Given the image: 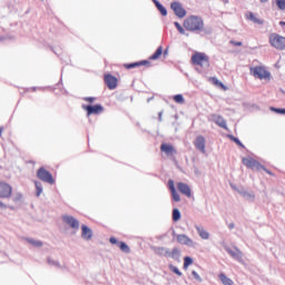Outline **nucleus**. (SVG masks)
Segmentation results:
<instances>
[{
    "label": "nucleus",
    "instance_id": "3c124183",
    "mask_svg": "<svg viewBox=\"0 0 285 285\" xmlns=\"http://www.w3.org/2000/svg\"><path fill=\"white\" fill-rule=\"evenodd\" d=\"M228 228H229V230H233V228H235V224H234V223H230V224L228 225Z\"/></svg>",
    "mask_w": 285,
    "mask_h": 285
},
{
    "label": "nucleus",
    "instance_id": "f8f14e48",
    "mask_svg": "<svg viewBox=\"0 0 285 285\" xmlns=\"http://www.w3.org/2000/svg\"><path fill=\"white\" fill-rule=\"evenodd\" d=\"M62 222L70 226V228H72L73 230H79V222L77 220V218L65 215L62 216Z\"/></svg>",
    "mask_w": 285,
    "mask_h": 285
},
{
    "label": "nucleus",
    "instance_id": "de8ad7c7",
    "mask_svg": "<svg viewBox=\"0 0 285 285\" xmlns=\"http://www.w3.org/2000/svg\"><path fill=\"white\" fill-rule=\"evenodd\" d=\"M163 116H164V111H159L158 121H164Z\"/></svg>",
    "mask_w": 285,
    "mask_h": 285
},
{
    "label": "nucleus",
    "instance_id": "4d7b16f0",
    "mask_svg": "<svg viewBox=\"0 0 285 285\" xmlns=\"http://www.w3.org/2000/svg\"><path fill=\"white\" fill-rule=\"evenodd\" d=\"M266 1H268V0H261L262 3H266Z\"/></svg>",
    "mask_w": 285,
    "mask_h": 285
},
{
    "label": "nucleus",
    "instance_id": "1a4fd4ad",
    "mask_svg": "<svg viewBox=\"0 0 285 285\" xmlns=\"http://www.w3.org/2000/svg\"><path fill=\"white\" fill-rule=\"evenodd\" d=\"M226 253L233 257L236 262H239V264H244V253L239 250V248L235 247L232 249L230 247H225Z\"/></svg>",
    "mask_w": 285,
    "mask_h": 285
},
{
    "label": "nucleus",
    "instance_id": "ddd939ff",
    "mask_svg": "<svg viewBox=\"0 0 285 285\" xmlns=\"http://www.w3.org/2000/svg\"><path fill=\"white\" fill-rule=\"evenodd\" d=\"M194 146L200 153H206V138H204V136H198L194 141Z\"/></svg>",
    "mask_w": 285,
    "mask_h": 285
},
{
    "label": "nucleus",
    "instance_id": "79ce46f5",
    "mask_svg": "<svg viewBox=\"0 0 285 285\" xmlns=\"http://www.w3.org/2000/svg\"><path fill=\"white\" fill-rule=\"evenodd\" d=\"M83 101H88L89 104H95V101H97V98H95V97H86V98H83Z\"/></svg>",
    "mask_w": 285,
    "mask_h": 285
},
{
    "label": "nucleus",
    "instance_id": "9b49d317",
    "mask_svg": "<svg viewBox=\"0 0 285 285\" xmlns=\"http://www.w3.org/2000/svg\"><path fill=\"white\" fill-rule=\"evenodd\" d=\"M12 195V186L7 183L0 181V197L2 199H8Z\"/></svg>",
    "mask_w": 285,
    "mask_h": 285
},
{
    "label": "nucleus",
    "instance_id": "20e7f679",
    "mask_svg": "<svg viewBox=\"0 0 285 285\" xmlns=\"http://www.w3.org/2000/svg\"><path fill=\"white\" fill-rule=\"evenodd\" d=\"M37 177L45 184H50V186L55 185V178L50 171L46 170V168L41 167L37 171Z\"/></svg>",
    "mask_w": 285,
    "mask_h": 285
},
{
    "label": "nucleus",
    "instance_id": "2f4dec72",
    "mask_svg": "<svg viewBox=\"0 0 285 285\" xmlns=\"http://www.w3.org/2000/svg\"><path fill=\"white\" fill-rule=\"evenodd\" d=\"M174 101L176 102V104H184V95H181V94H178V95H176V96H174Z\"/></svg>",
    "mask_w": 285,
    "mask_h": 285
},
{
    "label": "nucleus",
    "instance_id": "393cba45",
    "mask_svg": "<svg viewBox=\"0 0 285 285\" xmlns=\"http://www.w3.org/2000/svg\"><path fill=\"white\" fill-rule=\"evenodd\" d=\"M168 257H171V259L179 262V257H181V250H179V248L175 247L171 252H169Z\"/></svg>",
    "mask_w": 285,
    "mask_h": 285
},
{
    "label": "nucleus",
    "instance_id": "f704fd0d",
    "mask_svg": "<svg viewBox=\"0 0 285 285\" xmlns=\"http://www.w3.org/2000/svg\"><path fill=\"white\" fill-rule=\"evenodd\" d=\"M174 26L180 35H186V30L184 29V27H181V24H179V22H174Z\"/></svg>",
    "mask_w": 285,
    "mask_h": 285
},
{
    "label": "nucleus",
    "instance_id": "72a5a7b5",
    "mask_svg": "<svg viewBox=\"0 0 285 285\" xmlns=\"http://www.w3.org/2000/svg\"><path fill=\"white\" fill-rule=\"evenodd\" d=\"M193 264V259L190 258V256H186L184 258V268H188V266H190Z\"/></svg>",
    "mask_w": 285,
    "mask_h": 285
},
{
    "label": "nucleus",
    "instance_id": "4468645a",
    "mask_svg": "<svg viewBox=\"0 0 285 285\" xmlns=\"http://www.w3.org/2000/svg\"><path fill=\"white\" fill-rule=\"evenodd\" d=\"M237 193L247 202H255V194L253 191H248L244 187H240L239 189H237Z\"/></svg>",
    "mask_w": 285,
    "mask_h": 285
},
{
    "label": "nucleus",
    "instance_id": "c03bdc74",
    "mask_svg": "<svg viewBox=\"0 0 285 285\" xmlns=\"http://www.w3.org/2000/svg\"><path fill=\"white\" fill-rule=\"evenodd\" d=\"M41 193H43V187H41V184L37 185V197H39V195H41Z\"/></svg>",
    "mask_w": 285,
    "mask_h": 285
},
{
    "label": "nucleus",
    "instance_id": "603ef678",
    "mask_svg": "<svg viewBox=\"0 0 285 285\" xmlns=\"http://www.w3.org/2000/svg\"><path fill=\"white\" fill-rule=\"evenodd\" d=\"M232 43H233L234 46H242V42H237V41H232Z\"/></svg>",
    "mask_w": 285,
    "mask_h": 285
},
{
    "label": "nucleus",
    "instance_id": "2eb2a0df",
    "mask_svg": "<svg viewBox=\"0 0 285 285\" xmlns=\"http://www.w3.org/2000/svg\"><path fill=\"white\" fill-rule=\"evenodd\" d=\"M105 83L109 90L117 88V78L112 75H105Z\"/></svg>",
    "mask_w": 285,
    "mask_h": 285
},
{
    "label": "nucleus",
    "instance_id": "cd10ccee",
    "mask_svg": "<svg viewBox=\"0 0 285 285\" xmlns=\"http://www.w3.org/2000/svg\"><path fill=\"white\" fill-rule=\"evenodd\" d=\"M219 279L224 285H233V279L228 278L226 274H220Z\"/></svg>",
    "mask_w": 285,
    "mask_h": 285
},
{
    "label": "nucleus",
    "instance_id": "e433bc0d",
    "mask_svg": "<svg viewBox=\"0 0 285 285\" xmlns=\"http://www.w3.org/2000/svg\"><path fill=\"white\" fill-rule=\"evenodd\" d=\"M271 110L277 115H285V109L272 107Z\"/></svg>",
    "mask_w": 285,
    "mask_h": 285
},
{
    "label": "nucleus",
    "instance_id": "4be33fe9",
    "mask_svg": "<svg viewBox=\"0 0 285 285\" xmlns=\"http://www.w3.org/2000/svg\"><path fill=\"white\" fill-rule=\"evenodd\" d=\"M246 19H248L249 21H253V23H257L258 26H262L264 23V20L255 17V13L250 11L246 14Z\"/></svg>",
    "mask_w": 285,
    "mask_h": 285
},
{
    "label": "nucleus",
    "instance_id": "423d86ee",
    "mask_svg": "<svg viewBox=\"0 0 285 285\" xmlns=\"http://www.w3.org/2000/svg\"><path fill=\"white\" fill-rule=\"evenodd\" d=\"M250 75H253L255 79H271V72H268L264 67L250 68Z\"/></svg>",
    "mask_w": 285,
    "mask_h": 285
},
{
    "label": "nucleus",
    "instance_id": "f03ea898",
    "mask_svg": "<svg viewBox=\"0 0 285 285\" xmlns=\"http://www.w3.org/2000/svg\"><path fill=\"white\" fill-rule=\"evenodd\" d=\"M191 61L195 66H200V68H209L210 66V62L208 61V56L202 52L193 55Z\"/></svg>",
    "mask_w": 285,
    "mask_h": 285
},
{
    "label": "nucleus",
    "instance_id": "6e6552de",
    "mask_svg": "<svg viewBox=\"0 0 285 285\" xmlns=\"http://www.w3.org/2000/svg\"><path fill=\"white\" fill-rule=\"evenodd\" d=\"M82 109L86 110L88 117H90V115H101V112H104V106L101 105H82Z\"/></svg>",
    "mask_w": 285,
    "mask_h": 285
},
{
    "label": "nucleus",
    "instance_id": "a18cd8bd",
    "mask_svg": "<svg viewBox=\"0 0 285 285\" xmlns=\"http://www.w3.org/2000/svg\"><path fill=\"white\" fill-rule=\"evenodd\" d=\"M28 244H31V246H37V240L32 239V238H26Z\"/></svg>",
    "mask_w": 285,
    "mask_h": 285
},
{
    "label": "nucleus",
    "instance_id": "dca6fc26",
    "mask_svg": "<svg viewBox=\"0 0 285 285\" xmlns=\"http://www.w3.org/2000/svg\"><path fill=\"white\" fill-rule=\"evenodd\" d=\"M151 250H154L155 255H159L160 257H169L170 256V249H168L166 247L154 246V247H151Z\"/></svg>",
    "mask_w": 285,
    "mask_h": 285
},
{
    "label": "nucleus",
    "instance_id": "aec40b11",
    "mask_svg": "<svg viewBox=\"0 0 285 285\" xmlns=\"http://www.w3.org/2000/svg\"><path fill=\"white\" fill-rule=\"evenodd\" d=\"M160 150L163 153H165V155H167V156L177 154V150H175V147H173V145H168V144H163L160 146Z\"/></svg>",
    "mask_w": 285,
    "mask_h": 285
},
{
    "label": "nucleus",
    "instance_id": "c85d7f7f",
    "mask_svg": "<svg viewBox=\"0 0 285 285\" xmlns=\"http://www.w3.org/2000/svg\"><path fill=\"white\" fill-rule=\"evenodd\" d=\"M181 219V213L179 209L175 208L173 209V220L174 222H179Z\"/></svg>",
    "mask_w": 285,
    "mask_h": 285
},
{
    "label": "nucleus",
    "instance_id": "052dcab7",
    "mask_svg": "<svg viewBox=\"0 0 285 285\" xmlns=\"http://www.w3.org/2000/svg\"><path fill=\"white\" fill-rule=\"evenodd\" d=\"M147 101H151V98H149Z\"/></svg>",
    "mask_w": 285,
    "mask_h": 285
},
{
    "label": "nucleus",
    "instance_id": "412c9836",
    "mask_svg": "<svg viewBox=\"0 0 285 285\" xmlns=\"http://www.w3.org/2000/svg\"><path fill=\"white\" fill-rule=\"evenodd\" d=\"M47 263H48V266H51L52 268L63 269V265H61V263H59L57 259L52 257H48Z\"/></svg>",
    "mask_w": 285,
    "mask_h": 285
},
{
    "label": "nucleus",
    "instance_id": "5fc2aeb1",
    "mask_svg": "<svg viewBox=\"0 0 285 285\" xmlns=\"http://www.w3.org/2000/svg\"><path fill=\"white\" fill-rule=\"evenodd\" d=\"M279 26H285V21H281V22H279Z\"/></svg>",
    "mask_w": 285,
    "mask_h": 285
},
{
    "label": "nucleus",
    "instance_id": "473e14b6",
    "mask_svg": "<svg viewBox=\"0 0 285 285\" xmlns=\"http://www.w3.org/2000/svg\"><path fill=\"white\" fill-rule=\"evenodd\" d=\"M169 269L171 271V273H175V275H178V277H181V272L179 271V268H177V266L169 265Z\"/></svg>",
    "mask_w": 285,
    "mask_h": 285
},
{
    "label": "nucleus",
    "instance_id": "13d9d810",
    "mask_svg": "<svg viewBox=\"0 0 285 285\" xmlns=\"http://www.w3.org/2000/svg\"><path fill=\"white\" fill-rule=\"evenodd\" d=\"M1 132H3V128H0V136H1Z\"/></svg>",
    "mask_w": 285,
    "mask_h": 285
},
{
    "label": "nucleus",
    "instance_id": "7c9ffc66",
    "mask_svg": "<svg viewBox=\"0 0 285 285\" xmlns=\"http://www.w3.org/2000/svg\"><path fill=\"white\" fill-rule=\"evenodd\" d=\"M171 193V198L174 199V202H181V197L179 196V193H177V189H175L174 191H170Z\"/></svg>",
    "mask_w": 285,
    "mask_h": 285
},
{
    "label": "nucleus",
    "instance_id": "a211bd4d",
    "mask_svg": "<svg viewBox=\"0 0 285 285\" xmlns=\"http://www.w3.org/2000/svg\"><path fill=\"white\" fill-rule=\"evenodd\" d=\"M177 188H178L179 193H181V195H185L186 197H190L191 191H190V187L188 186V184L178 183Z\"/></svg>",
    "mask_w": 285,
    "mask_h": 285
},
{
    "label": "nucleus",
    "instance_id": "c9c22d12",
    "mask_svg": "<svg viewBox=\"0 0 285 285\" xmlns=\"http://www.w3.org/2000/svg\"><path fill=\"white\" fill-rule=\"evenodd\" d=\"M229 139L234 141V144H237V146H240V148H244V144H242L239 138H236L235 136H229Z\"/></svg>",
    "mask_w": 285,
    "mask_h": 285
},
{
    "label": "nucleus",
    "instance_id": "ea45409f",
    "mask_svg": "<svg viewBox=\"0 0 285 285\" xmlns=\"http://www.w3.org/2000/svg\"><path fill=\"white\" fill-rule=\"evenodd\" d=\"M212 82L214 83V86H219L220 88H226L222 81H219V79L217 78H212Z\"/></svg>",
    "mask_w": 285,
    "mask_h": 285
},
{
    "label": "nucleus",
    "instance_id": "49530a36",
    "mask_svg": "<svg viewBox=\"0 0 285 285\" xmlns=\"http://www.w3.org/2000/svg\"><path fill=\"white\" fill-rule=\"evenodd\" d=\"M109 242H110V244H118L119 245V240H117V238H115V237H110L109 238Z\"/></svg>",
    "mask_w": 285,
    "mask_h": 285
},
{
    "label": "nucleus",
    "instance_id": "0eeeda50",
    "mask_svg": "<svg viewBox=\"0 0 285 285\" xmlns=\"http://www.w3.org/2000/svg\"><path fill=\"white\" fill-rule=\"evenodd\" d=\"M208 121H214L216 126H219V128H224V130H228V125L226 124V119L224 117L217 115V114H210L207 117Z\"/></svg>",
    "mask_w": 285,
    "mask_h": 285
},
{
    "label": "nucleus",
    "instance_id": "f3484780",
    "mask_svg": "<svg viewBox=\"0 0 285 285\" xmlns=\"http://www.w3.org/2000/svg\"><path fill=\"white\" fill-rule=\"evenodd\" d=\"M178 244H181L183 246H194L193 239L190 237L186 236L185 234H180L177 236Z\"/></svg>",
    "mask_w": 285,
    "mask_h": 285
},
{
    "label": "nucleus",
    "instance_id": "a878e982",
    "mask_svg": "<svg viewBox=\"0 0 285 285\" xmlns=\"http://www.w3.org/2000/svg\"><path fill=\"white\" fill-rule=\"evenodd\" d=\"M153 3H155L157 10H159L160 14L163 17H167L168 16V10H166L158 0H153Z\"/></svg>",
    "mask_w": 285,
    "mask_h": 285
},
{
    "label": "nucleus",
    "instance_id": "b1692460",
    "mask_svg": "<svg viewBox=\"0 0 285 285\" xmlns=\"http://www.w3.org/2000/svg\"><path fill=\"white\" fill-rule=\"evenodd\" d=\"M196 230L202 239H209L210 234L204 227L196 226Z\"/></svg>",
    "mask_w": 285,
    "mask_h": 285
},
{
    "label": "nucleus",
    "instance_id": "7ed1b4c3",
    "mask_svg": "<svg viewBox=\"0 0 285 285\" xmlns=\"http://www.w3.org/2000/svg\"><path fill=\"white\" fill-rule=\"evenodd\" d=\"M243 164L247 168H250L252 170H265L268 175H272V173L264 167V165L259 164V161L253 159V158H243Z\"/></svg>",
    "mask_w": 285,
    "mask_h": 285
},
{
    "label": "nucleus",
    "instance_id": "bf43d9fd",
    "mask_svg": "<svg viewBox=\"0 0 285 285\" xmlns=\"http://www.w3.org/2000/svg\"><path fill=\"white\" fill-rule=\"evenodd\" d=\"M0 41H3V38H0Z\"/></svg>",
    "mask_w": 285,
    "mask_h": 285
},
{
    "label": "nucleus",
    "instance_id": "bb28decb",
    "mask_svg": "<svg viewBox=\"0 0 285 285\" xmlns=\"http://www.w3.org/2000/svg\"><path fill=\"white\" fill-rule=\"evenodd\" d=\"M163 53H164V48L158 47L155 53L151 55L149 59H151V61H156V59H159V57H161Z\"/></svg>",
    "mask_w": 285,
    "mask_h": 285
},
{
    "label": "nucleus",
    "instance_id": "8fccbe9b",
    "mask_svg": "<svg viewBox=\"0 0 285 285\" xmlns=\"http://www.w3.org/2000/svg\"><path fill=\"white\" fill-rule=\"evenodd\" d=\"M232 186V188H233V190H236V193H237V190H239L242 187H237L236 185H230Z\"/></svg>",
    "mask_w": 285,
    "mask_h": 285
},
{
    "label": "nucleus",
    "instance_id": "09e8293b",
    "mask_svg": "<svg viewBox=\"0 0 285 285\" xmlns=\"http://www.w3.org/2000/svg\"><path fill=\"white\" fill-rule=\"evenodd\" d=\"M0 208L6 209L8 208V206H6V204H3V202L0 200Z\"/></svg>",
    "mask_w": 285,
    "mask_h": 285
},
{
    "label": "nucleus",
    "instance_id": "864d4df0",
    "mask_svg": "<svg viewBox=\"0 0 285 285\" xmlns=\"http://www.w3.org/2000/svg\"><path fill=\"white\" fill-rule=\"evenodd\" d=\"M41 246H43V243H41L40 240H38V242H37V247L39 248V247H41Z\"/></svg>",
    "mask_w": 285,
    "mask_h": 285
},
{
    "label": "nucleus",
    "instance_id": "a19ab883",
    "mask_svg": "<svg viewBox=\"0 0 285 285\" xmlns=\"http://www.w3.org/2000/svg\"><path fill=\"white\" fill-rule=\"evenodd\" d=\"M168 188H169L170 193H173L174 190H177L175 188V181L173 179L168 180Z\"/></svg>",
    "mask_w": 285,
    "mask_h": 285
},
{
    "label": "nucleus",
    "instance_id": "6ab92c4d",
    "mask_svg": "<svg viewBox=\"0 0 285 285\" xmlns=\"http://www.w3.org/2000/svg\"><path fill=\"white\" fill-rule=\"evenodd\" d=\"M81 230H82V233H81L82 239H86V242H90V239H92V229H90L86 225H82Z\"/></svg>",
    "mask_w": 285,
    "mask_h": 285
},
{
    "label": "nucleus",
    "instance_id": "39448f33",
    "mask_svg": "<svg viewBox=\"0 0 285 285\" xmlns=\"http://www.w3.org/2000/svg\"><path fill=\"white\" fill-rule=\"evenodd\" d=\"M269 43L273 46V48H276V50H285V37L279 36L277 33L272 35L269 37Z\"/></svg>",
    "mask_w": 285,
    "mask_h": 285
},
{
    "label": "nucleus",
    "instance_id": "37998d69",
    "mask_svg": "<svg viewBox=\"0 0 285 285\" xmlns=\"http://www.w3.org/2000/svg\"><path fill=\"white\" fill-rule=\"evenodd\" d=\"M21 197H22V195L20 194V193H17V194H14L13 195V202H21Z\"/></svg>",
    "mask_w": 285,
    "mask_h": 285
},
{
    "label": "nucleus",
    "instance_id": "58836bf2",
    "mask_svg": "<svg viewBox=\"0 0 285 285\" xmlns=\"http://www.w3.org/2000/svg\"><path fill=\"white\" fill-rule=\"evenodd\" d=\"M277 8L285 10V0H276Z\"/></svg>",
    "mask_w": 285,
    "mask_h": 285
},
{
    "label": "nucleus",
    "instance_id": "4c0bfd02",
    "mask_svg": "<svg viewBox=\"0 0 285 285\" xmlns=\"http://www.w3.org/2000/svg\"><path fill=\"white\" fill-rule=\"evenodd\" d=\"M191 275H193V277L196 279V282H199V283H203V282H204V279L202 278V276H199L196 271H193V272H191Z\"/></svg>",
    "mask_w": 285,
    "mask_h": 285
},
{
    "label": "nucleus",
    "instance_id": "5701e85b",
    "mask_svg": "<svg viewBox=\"0 0 285 285\" xmlns=\"http://www.w3.org/2000/svg\"><path fill=\"white\" fill-rule=\"evenodd\" d=\"M148 63H150L148 60H142L139 62H132V63L125 65V68H127V70H130L132 68H139V66H148Z\"/></svg>",
    "mask_w": 285,
    "mask_h": 285
},
{
    "label": "nucleus",
    "instance_id": "6e6d98bb",
    "mask_svg": "<svg viewBox=\"0 0 285 285\" xmlns=\"http://www.w3.org/2000/svg\"><path fill=\"white\" fill-rule=\"evenodd\" d=\"M164 55H165V56L168 55V49H166V50L164 51Z\"/></svg>",
    "mask_w": 285,
    "mask_h": 285
},
{
    "label": "nucleus",
    "instance_id": "9d476101",
    "mask_svg": "<svg viewBox=\"0 0 285 285\" xmlns=\"http://www.w3.org/2000/svg\"><path fill=\"white\" fill-rule=\"evenodd\" d=\"M170 8L178 19H184V17H186V9H184L181 2L174 1L171 2Z\"/></svg>",
    "mask_w": 285,
    "mask_h": 285
},
{
    "label": "nucleus",
    "instance_id": "c756f323",
    "mask_svg": "<svg viewBox=\"0 0 285 285\" xmlns=\"http://www.w3.org/2000/svg\"><path fill=\"white\" fill-rule=\"evenodd\" d=\"M118 248H120L122 253H130V247L124 242L118 243Z\"/></svg>",
    "mask_w": 285,
    "mask_h": 285
},
{
    "label": "nucleus",
    "instance_id": "f257e3e1",
    "mask_svg": "<svg viewBox=\"0 0 285 285\" xmlns=\"http://www.w3.org/2000/svg\"><path fill=\"white\" fill-rule=\"evenodd\" d=\"M184 28L188 30V32H196L199 35L205 32L206 35H210V31H206L204 28V19L199 16H190L185 19Z\"/></svg>",
    "mask_w": 285,
    "mask_h": 285
}]
</instances>
